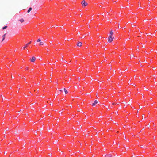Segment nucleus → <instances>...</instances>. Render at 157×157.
<instances>
[{
  "instance_id": "obj_1",
  "label": "nucleus",
  "mask_w": 157,
  "mask_h": 157,
  "mask_svg": "<svg viewBox=\"0 0 157 157\" xmlns=\"http://www.w3.org/2000/svg\"><path fill=\"white\" fill-rule=\"evenodd\" d=\"M113 38L111 35H110L108 38V40L109 42H111L112 41Z\"/></svg>"
},
{
  "instance_id": "obj_2",
  "label": "nucleus",
  "mask_w": 157,
  "mask_h": 157,
  "mask_svg": "<svg viewBox=\"0 0 157 157\" xmlns=\"http://www.w3.org/2000/svg\"><path fill=\"white\" fill-rule=\"evenodd\" d=\"M81 4L83 6L85 7L87 5V3L85 1L83 0L81 2Z\"/></svg>"
},
{
  "instance_id": "obj_3",
  "label": "nucleus",
  "mask_w": 157,
  "mask_h": 157,
  "mask_svg": "<svg viewBox=\"0 0 157 157\" xmlns=\"http://www.w3.org/2000/svg\"><path fill=\"white\" fill-rule=\"evenodd\" d=\"M35 58L34 56H33L32 57V58L31 59V62H34L35 61Z\"/></svg>"
},
{
  "instance_id": "obj_4",
  "label": "nucleus",
  "mask_w": 157,
  "mask_h": 157,
  "mask_svg": "<svg viewBox=\"0 0 157 157\" xmlns=\"http://www.w3.org/2000/svg\"><path fill=\"white\" fill-rule=\"evenodd\" d=\"M77 45L78 46H81L82 45V43L80 42H78Z\"/></svg>"
},
{
  "instance_id": "obj_5",
  "label": "nucleus",
  "mask_w": 157,
  "mask_h": 157,
  "mask_svg": "<svg viewBox=\"0 0 157 157\" xmlns=\"http://www.w3.org/2000/svg\"><path fill=\"white\" fill-rule=\"evenodd\" d=\"M105 157H111L112 155L111 154H107L105 155Z\"/></svg>"
},
{
  "instance_id": "obj_6",
  "label": "nucleus",
  "mask_w": 157,
  "mask_h": 157,
  "mask_svg": "<svg viewBox=\"0 0 157 157\" xmlns=\"http://www.w3.org/2000/svg\"><path fill=\"white\" fill-rule=\"evenodd\" d=\"M111 35H112L113 34V31L112 30H111L109 33Z\"/></svg>"
},
{
  "instance_id": "obj_7",
  "label": "nucleus",
  "mask_w": 157,
  "mask_h": 157,
  "mask_svg": "<svg viewBox=\"0 0 157 157\" xmlns=\"http://www.w3.org/2000/svg\"><path fill=\"white\" fill-rule=\"evenodd\" d=\"M32 8L31 7H30L29 8V9H28V10L27 12L28 13L30 11L32 10Z\"/></svg>"
},
{
  "instance_id": "obj_8",
  "label": "nucleus",
  "mask_w": 157,
  "mask_h": 157,
  "mask_svg": "<svg viewBox=\"0 0 157 157\" xmlns=\"http://www.w3.org/2000/svg\"><path fill=\"white\" fill-rule=\"evenodd\" d=\"M31 43V42H30L29 43H27V44H26V45H25V46H26V47H27L28 45Z\"/></svg>"
},
{
  "instance_id": "obj_9",
  "label": "nucleus",
  "mask_w": 157,
  "mask_h": 157,
  "mask_svg": "<svg viewBox=\"0 0 157 157\" xmlns=\"http://www.w3.org/2000/svg\"><path fill=\"white\" fill-rule=\"evenodd\" d=\"M64 92H65V93H66V94H67V93H68V91H67V90H66V89L65 88H64Z\"/></svg>"
},
{
  "instance_id": "obj_10",
  "label": "nucleus",
  "mask_w": 157,
  "mask_h": 157,
  "mask_svg": "<svg viewBox=\"0 0 157 157\" xmlns=\"http://www.w3.org/2000/svg\"><path fill=\"white\" fill-rule=\"evenodd\" d=\"M7 26H4L3 28H2V29L4 30L5 29H6L7 28Z\"/></svg>"
},
{
  "instance_id": "obj_11",
  "label": "nucleus",
  "mask_w": 157,
  "mask_h": 157,
  "mask_svg": "<svg viewBox=\"0 0 157 157\" xmlns=\"http://www.w3.org/2000/svg\"><path fill=\"white\" fill-rule=\"evenodd\" d=\"M5 34H4L2 36V37H3L2 40H4V39L5 38Z\"/></svg>"
},
{
  "instance_id": "obj_12",
  "label": "nucleus",
  "mask_w": 157,
  "mask_h": 157,
  "mask_svg": "<svg viewBox=\"0 0 157 157\" xmlns=\"http://www.w3.org/2000/svg\"><path fill=\"white\" fill-rule=\"evenodd\" d=\"M40 41H41V39L40 38L38 39L37 40V41L38 42H40Z\"/></svg>"
},
{
  "instance_id": "obj_13",
  "label": "nucleus",
  "mask_w": 157,
  "mask_h": 157,
  "mask_svg": "<svg viewBox=\"0 0 157 157\" xmlns=\"http://www.w3.org/2000/svg\"><path fill=\"white\" fill-rule=\"evenodd\" d=\"M20 21L21 22H23L24 21V20L23 19H21L20 20Z\"/></svg>"
},
{
  "instance_id": "obj_14",
  "label": "nucleus",
  "mask_w": 157,
  "mask_h": 157,
  "mask_svg": "<svg viewBox=\"0 0 157 157\" xmlns=\"http://www.w3.org/2000/svg\"><path fill=\"white\" fill-rule=\"evenodd\" d=\"M95 104H96L98 103V101L97 100H95L94 102Z\"/></svg>"
},
{
  "instance_id": "obj_15",
  "label": "nucleus",
  "mask_w": 157,
  "mask_h": 157,
  "mask_svg": "<svg viewBox=\"0 0 157 157\" xmlns=\"http://www.w3.org/2000/svg\"><path fill=\"white\" fill-rule=\"evenodd\" d=\"M95 104H95L94 103H93L92 104V106H95Z\"/></svg>"
},
{
  "instance_id": "obj_16",
  "label": "nucleus",
  "mask_w": 157,
  "mask_h": 157,
  "mask_svg": "<svg viewBox=\"0 0 157 157\" xmlns=\"http://www.w3.org/2000/svg\"><path fill=\"white\" fill-rule=\"evenodd\" d=\"M43 42H40V45H43Z\"/></svg>"
},
{
  "instance_id": "obj_17",
  "label": "nucleus",
  "mask_w": 157,
  "mask_h": 157,
  "mask_svg": "<svg viewBox=\"0 0 157 157\" xmlns=\"http://www.w3.org/2000/svg\"><path fill=\"white\" fill-rule=\"evenodd\" d=\"M26 48V46H25V47H24L23 49L24 50H25Z\"/></svg>"
},
{
  "instance_id": "obj_18",
  "label": "nucleus",
  "mask_w": 157,
  "mask_h": 157,
  "mask_svg": "<svg viewBox=\"0 0 157 157\" xmlns=\"http://www.w3.org/2000/svg\"><path fill=\"white\" fill-rule=\"evenodd\" d=\"M28 70V67H26V70Z\"/></svg>"
}]
</instances>
